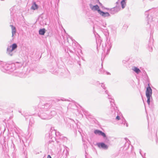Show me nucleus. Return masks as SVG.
Wrapping results in <instances>:
<instances>
[{
    "instance_id": "1",
    "label": "nucleus",
    "mask_w": 158,
    "mask_h": 158,
    "mask_svg": "<svg viewBox=\"0 0 158 158\" xmlns=\"http://www.w3.org/2000/svg\"><path fill=\"white\" fill-rule=\"evenodd\" d=\"M92 10L94 11L97 10L98 13L102 16L105 17L106 16H109L110 14L108 12L105 13L100 10L99 7L97 5H95L90 7Z\"/></svg>"
},
{
    "instance_id": "2",
    "label": "nucleus",
    "mask_w": 158,
    "mask_h": 158,
    "mask_svg": "<svg viewBox=\"0 0 158 158\" xmlns=\"http://www.w3.org/2000/svg\"><path fill=\"white\" fill-rule=\"evenodd\" d=\"M152 89L149 86V84H148V86L147 88L146 91V95L147 98V102L149 105L150 103V99L151 98H152Z\"/></svg>"
},
{
    "instance_id": "3",
    "label": "nucleus",
    "mask_w": 158,
    "mask_h": 158,
    "mask_svg": "<svg viewBox=\"0 0 158 158\" xmlns=\"http://www.w3.org/2000/svg\"><path fill=\"white\" fill-rule=\"evenodd\" d=\"M94 133L96 134H98L99 135H101L104 137H106V134L104 132H103L101 131L98 130H95L94 131Z\"/></svg>"
},
{
    "instance_id": "4",
    "label": "nucleus",
    "mask_w": 158,
    "mask_h": 158,
    "mask_svg": "<svg viewBox=\"0 0 158 158\" xmlns=\"http://www.w3.org/2000/svg\"><path fill=\"white\" fill-rule=\"evenodd\" d=\"M98 146L99 147H101L102 148L106 149L108 148L107 145L103 143H98Z\"/></svg>"
},
{
    "instance_id": "5",
    "label": "nucleus",
    "mask_w": 158,
    "mask_h": 158,
    "mask_svg": "<svg viewBox=\"0 0 158 158\" xmlns=\"http://www.w3.org/2000/svg\"><path fill=\"white\" fill-rule=\"evenodd\" d=\"M38 6L36 4L35 2H34L32 6L31 9L34 10H37L38 9Z\"/></svg>"
},
{
    "instance_id": "6",
    "label": "nucleus",
    "mask_w": 158,
    "mask_h": 158,
    "mask_svg": "<svg viewBox=\"0 0 158 158\" xmlns=\"http://www.w3.org/2000/svg\"><path fill=\"white\" fill-rule=\"evenodd\" d=\"M132 70L137 74H138L141 72L140 70L136 67H133Z\"/></svg>"
},
{
    "instance_id": "7",
    "label": "nucleus",
    "mask_w": 158,
    "mask_h": 158,
    "mask_svg": "<svg viewBox=\"0 0 158 158\" xmlns=\"http://www.w3.org/2000/svg\"><path fill=\"white\" fill-rule=\"evenodd\" d=\"M11 26L12 29V36H13L15 34L16 30L15 27L12 25H11Z\"/></svg>"
},
{
    "instance_id": "8",
    "label": "nucleus",
    "mask_w": 158,
    "mask_h": 158,
    "mask_svg": "<svg viewBox=\"0 0 158 158\" xmlns=\"http://www.w3.org/2000/svg\"><path fill=\"white\" fill-rule=\"evenodd\" d=\"M45 32V30L44 28L40 29L39 31V33L41 35H44Z\"/></svg>"
},
{
    "instance_id": "9",
    "label": "nucleus",
    "mask_w": 158,
    "mask_h": 158,
    "mask_svg": "<svg viewBox=\"0 0 158 158\" xmlns=\"http://www.w3.org/2000/svg\"><path fill=\"white\" fill-rule=\"evenodd\" d=\"M17 47V45L16 44H13L11 46L12 49L10 51V52H12L15 49H16Z\"/></svg>"
},
{
    "instance_id": "10",
    "label": "nucleus",
    "mask_w": 158,
    "mask_h": 158,
    "mask_svg": "<svg viewBox=\"0 0 158 158\" xmlns=\"http://www.w3.org/2000/svg\"><path fill=\"white\" fill-rule=\"evenodd\" d=\"M121 4L122 5V6L123 8H124L125 6V5H126V2H125V0H122V2H121Z\"/></svg>"
},
{
    "instance_id": "11",
    "label": "nucleus",
    "mask_w": 158,
    "mask_h": 158,
    "mask_svg": "<svg viewBox=\"0 0 158 158\" xmlns=\"http://www.w3.org/2000/svg\"><path fill=\"white\" fill-rule=\"evenodd\" d=\"M116 119L118 120H119L120 119V118L119 116H117L116 117Z\"/></svg>"
},
{
    "instance_id": "12",
    "label": "nucleus",
    "mask_w": 158,
    "mask_h": 158,
    "mask_svg": "<svg viewBox=\"0 0 158 158\" xmlns=\"http://www.w3.org/2000/svg\"><path fill=\"white\" fill-rule=\"evenodd\" d=\"M47 158H51V157L50 156V155H48V156Z\"/></svg>"
}]
</instances>
